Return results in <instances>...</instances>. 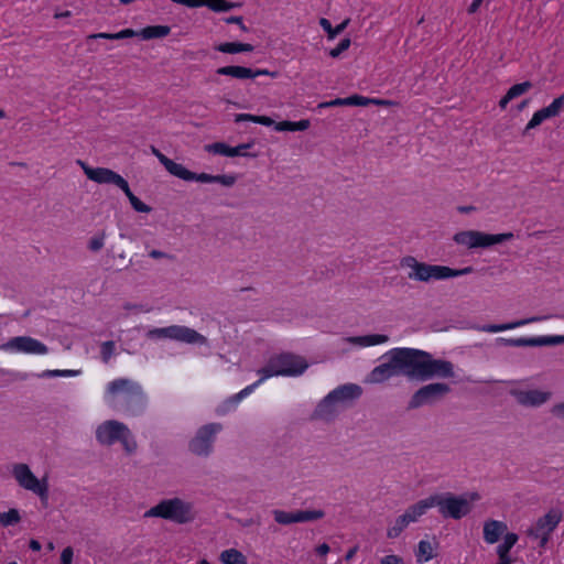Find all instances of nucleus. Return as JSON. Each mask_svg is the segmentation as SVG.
<instances>
[{
	"instance_id": "f257e3e1",
	"label": "nucleus",
	"mask_w": 564,
	"mask_h": 564,
	"mask_svg": "<svg viewBox=\"0 0 564 564\" xmlns=\"http://www.w3.org/2000/svg\"><path fill=\"white\" fill-rule=\"evenodd\" d=\"M107 402L119 411L135 415L145 408V395L141 386L128 378H118L106 387Z\"/></svg>"
},
{
	"instance_id": "f03ea898",
	"label": "nucleus",
	"mask_w": 564,
	"mask_h": 564,
	"mask_svg": "<svg viewBox=\"0 0 564 564\" xmlns=\"http://www.w3.org/2000/svg\"><path fill=\"white\" fill-rule=\"evenodd\" d=\"M400 267L408 271V279L424 283L466 275L474 271L471 267L457 270L446 265L420 262L412 256L403 257L400 261Z\"/></svg>"
},
{
	"instance_id": "7ed1b4c3",
	"label": "nucleus",
	"mask_w": 564,
	"mask_h": 564,
	"mask_svg": "<svg viewBox=\"0 0 564 564\" xmlns=\"http://www.w3.org/2000/svg\"><path fill=\"white\" fill-rule=\"evenodd\" d=\"M480 499L479 494L471 492L465 496H455L452 492L435 494L423 499L426 510L436 507L443 518L459 520L466 517L473 503Z\"/></svg>"
},
{
	"instance_id": "20e7f679",
	"label": "nucleus",
	"mask_w": 564,
	"mask_h": 564,
	"mask_svg": "<svg viewBox=\"0 0 564 564\" xmlns=\"http://www.w3.org/2000/svg\"><path fill=\"white\" fill-rule=\"evenodd\" d=\"M404 375L411 379V348H394L387 354V360L375 367L366 377L370 384L382 383L390 378Z\"/></svg>"
},
{
	"instance_id": "39448f33",
	"label": "nucleus",
	"mask_w": 564,
	"mask_h": 564,
	"mask_svg": "<svg viewBox=\"0 0 564 564\" xmlns=\"http://www.w3.org/2000/svg\"><path fill=\"white\" fill-rule=\"evenodd\" d=\"M454 365L445 359H435L430 352L411 348V379L453 378Z\"/></svg>"
},
{
	"instance_id": "423d86ee",
	"label": "nucleus",
	"mask_w": 564,
	"mask_h": 564,
	"mask_svg": "<svg viewBox=\"0 0 564 564\" xmlns=\"http://www.w3.org/2000/svg\"><path fill=\"white\" fill-rule=\"evenodd\" d=\"M77 164L88 180L98 184H112L119 187L128 197L131 206L135 212L150 213L151 207L141 202L130 189L128 182L115 171L107 167H91L86 162L78 160Z\"/></svg>"
},
{
	"instance_id": "0eeeda50",
	"label": "nucleus",
	"mask_w": 564,
	"mask_h": 564,
	"mask_svg": "<svg viewBox=\"0 0 564 564\" xmlns=\"http://www.w3.org/2000/svg\"><path fill=\"white\" fill-rule=\"evenodd\" d=\"M144 517L161 518L177 524H185L195 520L196 512L192 502L178 497H174L164 499L158 505L151 507L144 513Z\"/></svg>"
},
{
	"instance_id": "6e6552de",
	"label": "nucleus",
	"mask_w": 564,
	"mask_h": 564,
	"mask_svg": "<svg viewBox=\"0 0 564 564\" xmlns=\"http://www.w3.org/2000/svg\"><path fill=\"white\" fill-rule=\"evenodd\" d=\"M307 367V362L302 357L292 354H281L271 357L267 365L259 370V373L262 375L259 382L274 376H299Z\"/></svg>"
},
{
	"instance_id": "1a4fd4ad",
	"label": "nucleus",
	"mask_w": 564,
	"mask_h": 564,
	"mask_svg": "<svg viewBox=\"0 0 564 564\" xmlns=\"http://www.w3.org/2000/svg\"><path fill=\"white\" fill-rule=\"evenodd\" d=\"M362 393L361 387L355 383L339 386L329 392L318 404L316 416L323 420L330 419L336 412V405L358 399Z\"/></svg>"
},
{
	"instance_id": "9d476101",
	"label": "nucleus",
	"mask_w": 564,
	"mask_h": 564,
	"mask_svg": "<svg viewBox=\"0 0 564 564\" xmlns=\"http://www.w3.org/2000/svg\"><path fill=\"white\" fill-rule=\"evenodd\" d=\"M514 238L512 232L503 234H486L478 230H463L456 232L453 240L467 249L476 248H489L495 245H499L506 241H510Z\"/></svg>"
},
{
	"instance_id": "9b49d317",
	"label": "nucleus",
	"mask_w": 564,
	"mask_h": 564,
	"mask_svg": "<svg viewBox=\"0 0 564 564\" xmlns=\"http://www.w3.org/2000/svg\"><path fill=\"white\" fill-rule=\"evenodd\" d=\"M562 511L557 508H552L545 514L538 518L536 521L527 529L525 534L530 539L538 541L539 546L544 549L553 531L562 521Z\"/></svg>"
},
{
	"instance_id": "f8f14e48",
	"label": "nucleus",
	"mask_w": 564,
	"mask_h": 564,
	"mask_svg": "<svg viewBox=\"0 0 564 564\" xmlns=\"http://www.w3.org/2000/svg\"><path fill=\"white\" fill-rule=\"evenodd\" d=\"M150 338H167L186 344L206 345L207 338L193 328L180 325H172L162 328H154L148 332Z\"/></svg>"
},
{
	"instance_id": "ddd939ff",
	"label": "nucleus",
	"mask_w": 564,
	"mask_h": 564,
	"mask_svg": "<svg viewBox=\"0 0 564 564\" xmlns=\"http://www.w3.org/2000/svg\"><path fill=\"white\" fill-rule=\"evenodd\" d=\"M12 476L20 487L32 491L41 499H46L48 494V484L46 478L39 479L26 464L19 463L12 466Z\"/></svg>"
},
{
	"instance_id": "4468645a",
	"label": "nucleus",
	"mask_w": 564,
	"mask_h": 564,
	"mask_svg": "<svg viewBox=\"0 0 564 564\" xmlns=\"http://www.w3.org/2000/svg\"><path fill=\"white\" fill-rule=\"evenodd\" d=\"M151 152L158 158V160L165 167V170L175 177H178L187 182L196 181L200 183H215V175H210L207 173L196 174L187 170L184 165L169 159L155 147H151Z\"/></svg>"
},
{
	"instance_id": "2eb2a0df",
	"label": "nucleus",
	"mask_w": 564,
	"mask_h": 564,
	"mask_svg": "<svg viewBox=\"0 0 564 564\" xmlns=\"http://www.w3.org/2000/svg\"><path fill=\"white\" fill-rule=\"evenodd\" d=\"M171 28L167 25H150L137 32L132 29H124L117 33H95L90 34L88 39H106V40H123L140 35L143 40H152L165 37L170 34Z\"/></svg>"
},
{
	"instance_id": "dca6fc26",
	"label": "nucleus",
	"mask_w": 564,
	"mask_h": 564,
	"mask_svg": "<svg viewBox=\"0 0 564 564\" xmlns=\"http://www.w3.org/2000/svg\"><path fill=\"white\" fill-rule=\"evenodd\" d=\"M451 392V388L444 382H434L420 388L409 401V409H417L425 404H432Z\"/></svg>"
},
{
	"instance_id": "f3484780",
	"label": "nucleus",
	"mask_w": 564,
	"mask_h": 564,
	"mask_svg": "<svg viewBox=\"0 0 564 564\" xmlns=\"http://www.w3.org/2000/svg\"><path fill=\"white\" fill-rule=\"evenodd\" d=\"M517 404L523 408H540L552 398V392L541 389H525L514 386L509 390Z\"/></svg>"
},
{
	"instance_id": "a211bd4d",
	"label": "nucleus",
	"mask_w": 564,
	"mask_h": 564,
	"mask_svg": "<svg viewBox=\"0 0 564 564\" xmlns=\"http://www.w3.org/2000/svg\"><path fill=\"white\" fill-rule=\"evenodd\" d=\"M427 512L424 500L410 506L404 513L395 518L394 522L387 530L389 539L398 538L411 523L416 522L422 516Z\"/></svg>"
},
{
	"instance_id": "6ab92c4d",
	"label": "nucleus",
	"mask_w": 564,
	"mask_h": 564,
	"mask_svg": "<svg viewBox=\"0 0 564 564\" xmlns=\"http://www.w3.org/2000/svg\"><path fill=\"white\" fill-rule=\"evenodd\" d=\"M221 430L218 423H212L202 426L194 438L189 443L192 453L198 456H207L210 454L216 434Z\"/></svg>"
},
{
	"instance_id": "aec40b11",
	"label": "nucleus",
	"mask_w": 564,
	"mask_h": 564,
	"mask_svg": "<svg viewBox=\"0 0 564 564\" xmlns=\"http://www.w3.org/2000/svg\"><path fill=\"white\" fill-rule=\"evenodd\" d=\"M1 350L15 351L32 355H45L48 348L43 343L30 336H18L9 339L0 346Z\"/></svg>"
},
{
	"instance_id": "412c9836",
	"label": "nucleus",
	"mask_w": 564,
	"mask_h": 564,
	"mask_svg": "<svg viewBox=\"0 0 564 564\" xmlns=\"http://www.w3.org/2000/svg\"><path fill=\"white\" fill-rule=\"evenodd\" d=\"M500 346L510 347H538V346H555L564 344V335L540 336L532 338H497Z\"/></svg>"
},
{
	"instance_id": "4be33fe9",
	"label": "nucleus",
	"mask_w": 564,
	"mask_h": 564,
	"mask_svg": "<svg viewBox=\"0 0 564 564\" xmlns=\"http://www.w3.org/2000/svg\"><path fill=\"white\" fill-rule=\"evenodd\" d=\"M274 520L283 525L308 522L322 519L325 513L322 510H297L294 512H288L284 510H273Z\"/></svg>"
},
{
	"instance_id": "5701e85b",
	"label": "nucleus",
	"mask_w": 564,
	"mask_h": 564,
	"mask_svg": "<svg viewBox=\"0 0 564 564\" xmlns=\"http://www.w3.org/2000/svg\"><path fill=\"white\" fill-rule=\"evenodd\" d=\"M216 73L218 75L230 76L237 79H249L256 78L261 75H268L271 77H276V72H270L268 69H252L245 66L229 65L219 67Z\"/></svg>"
},
{
	"instance_id": "b1692460",
	"label": "nucleus",
	"mask_w": 564,
	"mask_h": 564,
	"mask_svg": "<svg viewBox=\"0 0 564 564\" xmlns=\"http://www.w3.org/2000/svg\"><path fill=\"white\" fill-rule=\"evenodd\" d=\"M121 432H124V424L116 420H109L97 427L96 437L99 443L111 445L119 441Z\"/></svg>"
},
{
	"instance_id": "393cba45",
	"label": "nucleus",
	"mask_w": 564,
	"mask_h": 564,
	"mask_svg": "<svg viewBox=\"0 0 564 564\" xmlns=\"http://www.w3.org/2000/svg\"><path fill=\"white\" fill-rule=\"evenodd\" d=\"M507 530L508 527L505 522L499 520H487L485 521L482 529L484 540L488 544H494L498 542L501 535L505 536V534L508 533Z\"/></svg>"
},
{
	"instance_id": "a878e982",
	"label": "nucleus",
	"mask_w": 564,
	"mask_h": 564,
	"mask_svg": "<svg viewBox=\"0 0 564 564\" xmlns=\"http://www.w3.org/2000/svg\"><path fill=\"white\" fill-rule=\"evenodd\" d=\"M544 318L545 317L533 316V317H530V318L519 319V321L507 323V324L482 325V326L476 327V329L479 330V332H484V333H499V332H503V330H508V329H513V328H517V327H520V326H523V325H527V324H530V323L540 322V321H542Z\"/></svg>"
},
{
	"instance_id": "bb28decb",
	"label": "nucleus",
	"mask_w": 564,
	"mask_h": 564,
	"mask_svg": "<svg viewBox=\"0 0 564 564\" xmlns=\"http://www.w3.org/2000/svg\"><path fill=\"white\" fill-rule=\"evenodd\" d=\"M532 88L531 82H523L520 84H516L512 87L509 88L507 94L500 99L499 106L501 109H505L509 101L512 99L520 97L528 93Z\"/></svg>"
},
{
	"instance_id": "cd10ccee",
	"label": "nucleus",
	"mask_w": 564,
	"mask_h": 564,
	"mask_svg": "<svg viewBox=\"0 0 564 564\" xmlns=\"http://www.w3.org/2000/svg\"><path fill=\"white\" fill-rule=\"evenodd\" d=\"M346 341L358 346H375L388 340L387 335H367L345 338Z\"/></svg>"
},
{
	"instance_id": "c85d7f7f",
	"label": "nucleus",
	"mask_w": 564,
	"mask_h": 564,
	"mask_svg": "<svg viewBox=\"0 0 564 564\" xmlns=\"http://www.w3.org/2000/svg\"><path fill=\"white\" fill-rule=\"evenodd\" d=\"M215 50L226 54H237L241 52H252L253 46L248 43L227 42L217 45Z\"/></svg>"
},
{
	"instance_id": "c756f323",
	"label": "nucleus",
	"mask_w": 564,
	"mask_h": 564,
	"mask_svg": "<svg viewBox=\"0 0 564 564\" xmlns=\"http://www.w3.org/2000/svg\"><path fill=\"white\" fill-rule=\"evenodd\" d=\"M223 564H247V557L237 549H228L220 553Z\"/></svg>"
},
{
	"instance_id": "7c9ffc66",
	"label": "nucleus",
	"mask_w": 564,
	"mask_h": 564,
	"mask_svg": "<svg viewBox=\"0 0 564 564\" xmlns=\"http://www.w3.org/2000/svg\"><path fill=\"white\" fill-rule=\"evenodd\" d=\"M564 107V94L555 98L552 104L545 108L538 110L543 120L556 117Z\"/></svg>"
},
{
	"instance_id": "2f4dec72",
	"label": "nucleus",
	"mask_w": 564,
	"mask_h": 564,
	"mask_svg": "<svg viewBox=\"0 0 564 564\" xmlns=\"http://www.w3.org/2000/svg\"><path fill=\"white\" fill-rule=\"evenodd\" d=\"M348 23L349 19H346L340 24L333 28L327 19L322 18L319 20V24L323 28V30L327 33L329 40H334L338 34H340L347 28Z\"/></svg>"
},
{
	"instance_id": "473e14b6",
	"label": "nucleus",
	"mask_w": 564,
	"mask_h": 564,
	"mask_svg": "<svg viewBox=\"0 0 564 564\" xmlns=\"http://www.w3.org/2000/svg\"><path fill=\"white\" fill-rule=\"evenodd\" d=\"M118 442H120L122 444L126 453L129 455L135 453V451L138 449V443L134 440L131 431L129 430V427L126 424H124V432H121V435H120V438Z\"/></svg>"
},
{
	"instance_id": "72a5a7b5",
	"label": "nucleus",
	"mask_w": 564,
	"mask_h": 564,
	"mask_svg": "<svg viewBox=\"0 0 564 564\" xmlns=\"http://www.w3.org/2000/svg\"><path fill=\"white\" fill-rule=\"evenodd\" d=\"M310 127V121L304 119L297 122L292 121H281L278 122L274 128L278 131H305Z\"/></svg>"
},
{
	"instance_id": "f704fd0d",
	"label": "nucleus",
	"mask_w": 564,
	"mask_h": 564,
	"mask_svg": "<svg viewBox=\"0 0 564 564\" xmlns=\"http://www.w3.org/2000/svg\"><path fill=\"white\" fill-rule=\"evenodd\" d=\"M433 556H434V547H433L432 543L426 540L420 541V543L417 545V553H416L417 562L419 563L427 562L431 558H433Z\"/></svg>"
},
{
	"instance_id": "c9c22d12",
	"label": "nucleus",
	"mask_w": 564,
	"mask_h": 564,
	"mask_svg": "<svg viewBox=\"0 0 564 564\" xmlns=\"http://www.w3.org/2000/svg\"><path fill=\"white\" fill-rule=\"evenodd\" d=\"M205 151L213 154H219L225 156H236L237 151H232V147H229L228 144L224 142H215L212 144L205 145Z\"/></svg>"
},
{
	"instance_id": "e433bc0d",
	"label": "nucleus",
	"mask_w": 564,
	"mask_h": 564,
	"mask_svg": "<svg viewBox=\"0 0 564 564\" xmlns=\"http://www.w3.org/2000/svg\"><path fill=\"white\" fill-rule=\"evenodd\" d=\"M518 534L513 532L506 533L501 544L497 546V555H510V550L518 542Z\"/></svg>"
},
{
	"instance_id": "4c0bfd02",
	"label": "nucleus",
	"mask_w": 564,
	"mask_h": 564,
	"mask_svg": "<svg viewBox=\"0 0 564 564\" xmlns=\"http://www.w3.org/2000/svg\"><path fill=\"white\" fill-rule=\"evenodd\" d=\"M235 121L236 122L252 121L254 123H260L263 126H272L274 123V121L270 117L254 116V115H250V113H238L235 117Z\"/></svg>"
},
{
	"instance_id": "58836bf2",
	"label": "nucleus",
	"mask_w": 564,
	"mask_h": 564,
	"mask_svg": "<svg viewBox=\"0 0 564 564\" xmlns=\"http://www.w3.org/2000/svg\"><path fill=\"white\" fill-rule=\"evenodd\" d=\"M21 520L20 513L17 509H10L7 512L0 513V524L9 527L19 523Z\"/></svg>"
},
{
	"instance_id": "ea45409f",
	"label": "nucleus",
	"mask_w": 564,
	"mask_h": 564,
	"mask_svg": "<svg viewBox=\"0 0 564 564\" xmlns=\"http://www.w3.org/2000/svg\"><path fill=\"white\" fill-rule=\"evenodd\" d=\"M105 239L106 234L104 231L91 237L88 241L89 250H91L93 252L99 251L105 245Z\"/></svg>"
},
{
	"instance_id": "a19ab883",
	"label": "nucleus",
	"mask_w": 564,
	"mask_h": 564,
	"mask_svg": "<svg viewBox=\"0 0 564 564\" xmlns=\"http://www.w3.org/2000/svg\"><path fill=\"white\" fill-rule=\"evenodd\" d=\"M350 44H351L350 39H348V37L343 39L336 47H334L329 51V55L333 58L338 57L343 52H345L349 48Z\"/></svg>"
},
{
	"instance_id": "79ce46f5",
	"label": "nucleus",
	"mask_w": 564,
	"mask_h": 564,
	"mask_svg": "<svg viewBox=\"0 0 564 564\" xmlns=\"http://www.w3.org/2000/svg\"><path fill=\"white\" fill-rule=\"evenodd\" d=\"M115 351V343L109 340L101 344V358L105 362H108Z\"/></svg>"
},
{
	"instance_id": "37998d69",
	"label": "nucleus",
	"mask_w": 564,
	"mask_h": 564,
	"mask_svg": "<svg viewBox=\"0 0 564 564\" xmlns=\"http://www.w3.org/2000/svg\"><path fill=\"white\" fill-rule=\"evenodd\" d=\"M347 102H348L347 106L365 107V106L371 105V98L359 96V95H354V96L347 97Z\"/></svg>"
},
{
	"instance_id": "c03bdc74",
	"label": "nucleus",
	"mask_w": 564,
	"mask_h": 564,
	"mask_svg": "<svg viewBox=\"0 0 564 564\" xmlns=\"http://www.w3.org/2000/svg\"><path fill=\"white\" fill-rule=\"evenodd\" d=\"M78 373V370H45L42 377H73Z\"/></svg>"
},
{
	"instance_id": "a18cd8bd",
	"label": "nucleus",
	"mask_w": 564,
	"mask_h": 564,
	"mask_svg": "<svg viewBox=\"0 0 564 564\" xmlns=\"http://www.w3.org/2000/svg\"><path fill=\"white\" fill-rule=\"evenodd\" d=\"M236 176L230 174L215 175V183H219L224 186L230 187L236 183Z\"/></svg>"
},
{
	"instance_id": "49530a36",
	"label": "nucleus",
	"mask_w": 564,
	"mask_h": 564,
	"mask_svg": "<svg viewBox=\"0 0 564 564\" xmlns=\"http://www.w3.org/2000/svg\"><path fill=\"white\" fill-rule=\"evenodd\" d=\"M550 412L554 417L564 421V401L553 404Z\"/></svg>"
},
{
	"instance_id": "de8ad7c7",
	"label": "nucleus",
	"mask_w": 564,
	"mask_h": 564,
	"mask_svg": "<svg viewBox=\"0 0 564 564\" xmlns=\"http://www.w3.org/2000/svg\"><path fill=\"white\" fill-rule=\"evenodd\" d=\"M544 120L542 119V117L540 116V113L536 111L533 117L531 118V120L528 122L523 133L525 134L529 130L531 129H534L536 127H539Z\"/></svg>"
},
{
	"instance_id": "09e8293b",
	"label": "nucleus",
	"mask_w": 564,
	"mask_h": 564,
	"mask_svg": "<svg viewBox=\"0 0 564 564\" xmlns=\"http://www.w3.org/2000/svg\"><path fill=\"white\" fill-rule=\"evenodd\" d=\"M252 142L242 143L237 147H232V151H237L236 156H251V154L246 153L247 149H250L252 147ZM252 156H257L256 154H252Z\"/></svg>"
},
{
	"instance_id": "8fccbe9b",
	"label": "nucleus",
	"mask_w": 564,
	"mask_h": 564,
	"mask_svg": "<svg viewBox=\"0 0 564 564\" xmlns=\"http://www.w3.org/2000/svg\"><path fill=\"white\" fill-rule=\"evenodd\" d=\"M347 98H336L330 101H325L318 105L319 108H327V107H337V106H347Z\"/></svg>"
},
{
	"instance_id": "3c124183",
	"label": "nucleus",
	"mask_w": 564,
	"mask_h": 564,
	"mask_svg": "<svg viewBox=\"0 0 564 564\" xmlns=\"http://www.w3.org/2000/svg\"><path fill=\"white\" fill-rule=\"evenodd\" d=\"M73 555V549L70 546L65 547L61 554V564H72Z\"/></svg>"
},
{
	"instance_id": "603ef678",
	"label": "nucleus",
	"mask_w": 564,
	"mask_h": 564,
	"mask_svg": "<svg viewBox=\"0 0 564 564\" xmlns=\"http://www.w3.org/2000/svg\"><path fill=\"white\" fill-rule=\"evenodd\" d=\"M380 564H403V560L398 555H386L381 558Z\"/></svg>"
},
{
	"instance_id": "864d4df0",
	"label": "nucleus",
	"mask_w": 564,
	"mask_h": 564,
	"mask_svg": "<svg viewBox=\"0 0 564 564\" xmlns=\"http://www.w3.org/2000/svg\"><path fill=\"white\" fill-rule=\"evenodd\" d=\"M227 23L238 24L242 31H248L247 26L242 22L241 17H230L226 19Z\"/></svg>"
},
{
	"instance_id": "5fc2aeb1",
	"label": "nucleus",
	"mask_w": 564,
	"mask_h": 564,
	"mask_svg": "<svg viewBox=\"0 0 564 564\" xmlns=\"http://www.w3.org/2000/svg\"><path fill=\"white\" fill-rule=\"evenodd\" d=\"M329 550H330L329 545L326 543H323V544H319L318 546H316L315 552L319 556H325L328 554Z\"/></svg>"
},
{
	"instance_id": "6e6d98bb",
	"label": "nucleus",
	"mask_w": 564,
	"mask_h": 564,
	"mask_svg": "<svg viewBox=\"0 0 564 564\" xmlns=\"http://www.w3.org/2000/svg\"><path fill=\"white\" fill-rule=\"evenodd\" d=\"M260 382L258 381L257 383L252 384V386H249L247 388H245L243 390H241L237 395H236V399L239 401L241 400L245 395H247L248 393H250L252 391V389L258 386Z\"/></svg>"
},
{
	"instance_id": "4d7b16f0",
	"label": "nucleus",
	"mask_w": 564,
	"mask_h": 564,
	"mask_svg": "<svg viewBox=\"0 0 564 564\" xmlns=\"http://www.w3.org/2000/svg\"><path fill=\"white\" fill-rule=\"evenodd\" d=\"M150 257L153 258V259H163V258H166V259H171L172 257L169 256L167 253L165 252H162L160 250H152L150 252Z\"/></svg>"
},
{
	"instance_id": "13d9d810",
	"label": "nucleus",
	"mask_w": 564,
	"mask_h": 564,
	"mask_svg": "<svg viewBox=\"0 0 564 564\" xmlns=\"http://www.w3.org/2000/svg\"><path fill=\"white\" fill-rule=\"evenodd\" d=\"M371 105L391 106V105H393V101L387 100V99H375V98H371Z\"/></svg>"
},
{
	"instance_id": "bf43d9fd",
	"label": "nucleus",
	"mask_w": 564,
	"mask_h": 564,
	"mask_svg": "<svg viewBox=\"0 0 564 564\" xmlns=\"http://www.w3.org/2000/svg\"><path fill=\"white\" fill-rule=\"evenodd\" d=\"M481 2H482V0H474L468 8V12L475 13L478 10V8L480 7Z\"/></svg>"
},
{
	"instance_id": "052dcab7",
	"label": "nucleus",
	"mask_w": 564,
	"mask_h": 564,
	"mask_svg": "<svg viewBox=\"0 0 564 564\" xmlns=\"http://www.w3.org/2000/svg\"><path fill=\"white\" fill-rule=\"evenodd\" d=\"M498 563L497 564H512V558L510 555H498Z\"/></svg>"
},
{
	"instance_id": "680f3d73",
	"label": "nucleus",
	"mask_w": 564,
	"mask_h": 564,
	"mask_svg": "<svg viewBox=\"0 0 564 564\" xmlns=\"http://www.w3.org/2000/svg\"><path fill=\"white\" fill-rule=\"evenodd\" d=\"M357 550H358V547H357V546L351 547V549L346 553V555H345V560H346V561H350V560L355 556V554H356Z\"/></svg>"
},
{
	"instance_id": "e2e57ef3",
	"label": "nucleus",
	"mask_w": 564,
	"mask_h": 564,
	"mask_svg": "<svg viewBox=\"0 0 564 564\" xmlns=\"http://www.w3.org/2000/svg\"><path fill=\"white\" fill-rule=\"evenodd\" d=\"M30 549H31V550H33V551H35V552L40 551V550H41V544H40V542H39V541H36V540H31V541H30Z\"/></svg>"
},
{
	"instance_id": "0e129e2a",
	"label": "nucleus",
	"mask_w": 564,
	"mask_h": 564,
	"mask_svg": "<svg viewBox=\"0 0 564 564\" xmlns=\"http://www.w3.org/2000/svg\"><path fill=\"white\" fill-rule=\"evenodd\" d=\"M70 15H72V12L66 10V11H63V12H59V13H55L54 18L55 19H64V18H69Z\"/></svg>"
},
{
	"instance_id": "69168bd1",
	"label": "nucleus",
	"mask_w": 564,
	"mask_h": 564,
	"mask_svg": "<svg viewBox=\"0 0 564 564\" xmlns=\"http://www.w3.org/2000/svg\"><path fill=\"white\" fill-rule=\"evenodd\" d=\"M459 213L467 214L475 210L474 206H462L458 207Z\"/></svg>"
},
{
	"instance_id": "338daca9",
	"label": "nucleus",
	"mask_w": 564,
	"mask_h": 564,
	"mask_svg": "<svg viewBox=\"0 0 564 564\" xmlns=\"http://www.w3.org/2000/svg\"><path fill=\"white\" fill-rule=\"evenodd\" d=\"M528 105V100H523L520 105V109L524 108Z\"/></svg>"
},
{
	"instance_id": "774afa93",
	"label": "nucleus",
	"mask_w": 564,
	"mask_h": 564,
	"mask_svg": "<svg viewBox=\"0 0 564 564\" xmlns=\"http://www.w3.org/2000/svg\"><path fill=\"white\" fill-rule=\"evenodd\" d=\"M199 564H209L206 560H202Z\"/></svg>"
}]
</instances>
